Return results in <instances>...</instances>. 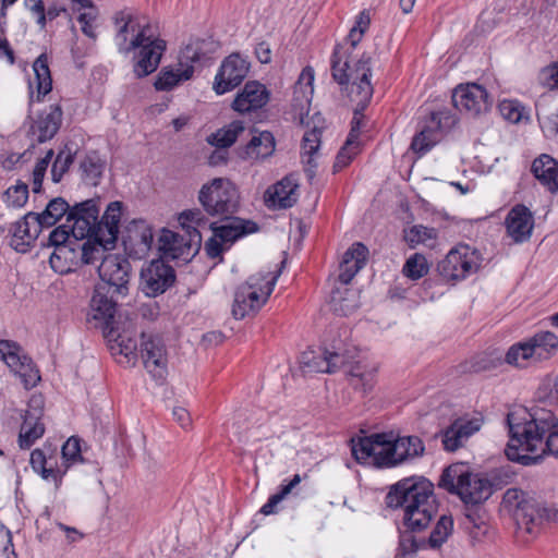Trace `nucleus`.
Segmentation results:
<instances>
[{
  "label": "nucleus",
  "mask_w": 558,
  "mask_h": 558,
  "mask_svg": "<svg viewBox=\"0 0 558 558\" xmlns=\"http://www.w3.org/2000/svg\"><path fill=\"white\" fill-rule=\"evenodd\" d=\"M469 371L481 373L496 368L501 364L500 356H494L492 353H481L470 360Z\"/></svg>",
  "instance_id": "13d9d810"
},
{
  "label": "nucleus",
  "mask_w": 558,
  "mask_h": 558,
  "mask_svg": "<svg viewBox=\"0 0 558 558\" xmlns=\"http://www.w3.org/2000/svg\"><path fill=\"white\" fill-rule=\"evenodd\" d=\"M198 202L209 216L228 219L240 208V193L231 180L215 178L201 187Z\"/></svg>",
  "instance_id": "0eeeda50"
},
{
  "label": "nucleus",
  "mask_w": 558,
  "mask_h": 558,
  "mask_svg": "<svg viewBox=\"0 0 558 558\" xmlns=\"http://www.w3.org/2000/svg\"><path fill=\"white\" fill-rule=\"evenodd\" d=\"M28 185L22 181H17L14 185L9 186L2 194V201L8 207L22 208L28 201Z\"/></svg>",
  "instance_id": "8fccbe9b"
},
{
  "label": "nucleus",
  "mask_w": 558,
  "mask_h": 558,
  "mask_svg": "<svg viewBox=\"0 0 558 558\" xmlns=\"http://www.w3.org/2000/svg\"><path fill=\"white\" fill-rule=\"evenodd\" d=\"M36 82V94L34 92V82L29 81V102L40 101L44 96L51 92L52 80L48 66V59L46 54H40L33 64Z\"/></svg>",
  "instance_id": "473e14b6"
},
{
  "label": "nucleus",
  "mask_w": 558,
  "mask_h": 558,
  "mask_svg": "<svg viewBox=\"0 0 558 558\" xmlns=\"http://www.w3.org/2000/svg\"><path fill=\"white\" fill-rule=\"evenodd\" d=\"M371 59L362 57L353 64L341 47H336L331 57L332 78L341 86L350 84L349 97L355 102L351 130L347 140L359 143L361 130L364 128V110L368 106L374 88L371 83Z\"/></svg>",
  "instance_id": "7ed1b4c3"
},
{
  "label": "nucleus",
  "mask_w": 558,
  "mask_h": 558,
  "mask_svg": "<svg viewBox=\"0 0 558 558\" xmlns=\"http://www.w3.org/2000/svg\"><path fill=\"white\" fill-rule=\"evenodd\" d=\"M106 337L109 341L113 340L114 344L111 350L118 352L126 359L128 363H135L137 354V342L132 338H126L124 335L116 333L113 327L106 331Z\"/></svg>",
  "instance_id": "79ce46f5"
},
{
  "label": "nucleus",
  "mask_w": 558,
  "mask_h": 558,
  "mask_svg": "<svg viewBox=\"0 0 558 558\" xmlns=\"http://www.w3.org/2000/svg\"><path fill=\"white\" fill-rule=\"evenodd\" d=\"M484 417L481 413L464 414L454 418L439 433L444 450L456 452L463 448L469 439L482 428Z\"/></svg>",
  "instance_id": "9d476101"
},
{
  "label": "nucleus",
  "mask_w": 558,
  "mask_h": 558,
  "mask_svg": "<svg viewBox=\"0 0 558 558\" xmlns=\"http://www.w3.org/2000/svg\"><path fill=\"white\" fill-rule=\"evenodd\" d=\"M160 250L167 257L172 259H187L192 245L184 238L175 232L165 230L160 235Z\"/></svg>",
  "instance_id": "e433bc0d"
},
{
  "label": "nucleus",
  "mask_w": 558,
  "mask_h": 558,
  "mask_svg": "<svg viewBox=\"0 0 558 558\" xmlns=\"http://www.w3.org/2000/svg\"><path fill=\"white\" fill-rule=\"evenodd\" d=\"M320 135L322 130L314 126L312 130L305 132L302 138V150L303 155L306 156L304 162L315 168L316 163L314 162V155L317 153L320 145Z\"/></svg>",
  "instance_id": "864d4df0"
},
{
  "label": "nucleus",
  "mask_w": 558,
  "mask_h": 558,
  "mask_svg": "<svg viewBox=\"0 0 558 558\" xmlns=\"http://www.w3.org/2000/svg\"><path fill=\"white\" fill-rule=\"evenodd\" d=\"M99 207L95 199H87L72 206L65 219L74 240L99 235Z\"/></svg>",
  "instance_id": "9b49d317"
},
{
  "label": "nucleus",
  "mask_w": 558,
  "mask_h": 558,
  "mask_svg": "<svg viewBox=\"0 0 558 558\" xmlns=\"http://www.w3.org/2000/svg\"><path fill=\"white\" fill-rule=\"evenodd\" d=\"M71 209L72 206L64 198L56 197L47 204L44 211L38 213V217L45 229H48L54 226L63 216L66 218Z\"/></svg>",
  "instance_id": "ea45409f"
},
{
  "label": "nucleus",
  "mask_w": 558,
  "mask_h": 558,
  "mask_svg": "<svg viewBox=\"0 0 558 558\" xmlns=\"http://www.w3.org/2000/svg\"><path fill=\"white\" fill-rule=\"evenodd\" d=\"M533 361L549 359L558 349V337L551 331H539L526 339Z\"/></svg>",
  "instance_id": "f704fd0d"
},
{
  "label": "nucleus",
  "mask_w": 558,
  "mask_h": 558,
  "mask_svg": "<svg viewBox=\"0 0 558 558\" xmlns=\"http://www.w3.org/2000/svg\"><path fill=\"white\" fill-rule=\"evenodd\" d=\"M453 529V520L450 515L442 514L430 532L427 545L430 548H439L451 534Z\"/></svg>",
  "instance_id": "09e8293b"
},
{
  "label": "nucleus",
  "mask_w": 558,
  "mask_h": 558,
  "mask_svg": "<svg viewBox=\"0 0 558 558\" xmlns=\"http://www.w3.org/2000/svg\"><path fill=\"white\" fill-rule=\"evenodd\" d=\"M141 356L145 369L151 378L162 385L168 375L166 345L159 336L142 333Z\"/></svg>",
  "instance_id": "f8f14e48"
},
{
  "label": "nucleus",
  "mask_w": 558,
  "mask_h": 558,
  "mask_svg": "<svg viewBox=\"0 0 558 558\" xmlns=\"http://www.w3.org/2000/svg\"><path fill=\"white\" fill-rule=\"evenodd\" d=\"M62 108L59 104L46 107L33 121L28 134L37 143L51 140L59 131L62 123Z\"/></svg>",
  "instance_id": "4be33fe9"
},
{
  "label": "nucleus",
  "mask_w": 558,
  "mask_h": 558,
  "mask_svg": "<svg viewBox=\"0 0 558 558\" xmlns=\"http://www.w3.org/2000/svg\"><path fill=\"white\" fill-rule=\"evenodd\" d=\"M22 361L24 362V366L19 365L17 368L13 369L19 373L26 389L34 388L40 380L39 372L32 367L31 360L27 356L23 355Z\"/></svg>",
  "instance_id": "e2e57ef3"
},
{
  "label": "nucleus",
  "mask_w": 558,
  "mask_h": 558,
  "mask_svg": "<svg viewBox=\"0 0 558 558\" xmlns=\"http://www.w3.org/2000/svg\"><path fill=\"white\" fill-rule=\"evenodd\" d=\"M530 360L533 356L526 340L512 344L505 355V362L515 367H525Z\"/></svg>",
  "instance_id": "603ef678"
},
{
  "label": "nucleus",
  "mask_w": 558,
  "mask_h": 558,
  "mask_svg": "<svg viewBox=\"0 0 558 558\" xmlns=\"http://www.w3.org/2000/svg\"><path fill=\"white\" fill-rule=\"evenodd\" d=\"M453 123V118L446 109L429 111L421 124V156L440 142L445 130Z\"/></svg>",
  "instance_id": "412c9836"
},
{
  "label": "nucleus",
  "mask_w": 558,
  "mask_h": 558,
  "mask_svg": "<svg viewBox=\"0 0 558 558\" xmlns=\"http://www.w3.org/2000/svg\"><path fill=\"white\" fill-rule=\"evenodd\" d=\"M386 506L390 509H402V524L399 527V547L396 558H414L418 542V483L405 478L392 485L385 497Z\"/></svg>",
  "instance_id": "20e7f679"
},
{
  "label": "nucleus",
  "mask_w": 558,
  "mask_h": 558,
  "mask_svg": "<svg viewBox=\"0 0 558 558\" xmlns=\"http://www.w3.org/2000/svg\"><path fill=\"white\" fill-rule=\"evenodd\" d=\"M248 70L250 63L245 59L238 53L230 54L222 61L215 76L214 90L223 95L234 89L244 81Z\"/></svg>",
  "instance_id": "2eb2a0df"
},
{
  "label": "nucleus",
  "mask_w": 558,
  "mask_h": 558,
  "mask_svg": "<svg viewBox=\"0 0 558 558\" xmlns=\"http://www.w3.org/2000/svg\"><path fill=\"white\" fill-rule=\"evenodd\" d=\"M279 275L280 270L258 272L239 286L234 292L232 304L233 317L243 319L257 313L274 291Z\"/></svg>",
  "instance_id": "423d86ee"
},
{
  "label": "nucleus",
  "mask_w": 558,
  "mask_h": 558,
  "mask_svg": "<svg viewBox=\"0 0 558 558\" xmlns=\"http://www.w3.org/2000/svg\"><path fill=\"white\" fill-rule=\"evenodd\" d=\"M371 24V16L366 10H363L359 13L355 19V24L350 29L347 40L351 46V49H354L357 44L362 40L365 32L368 29Z\"/></svg>",
  "instance_id": "6e6d98bb"
},
{
  "label": "nucleus",
  "mask_w": 558,
  "mask_h": 558,
  "mask_svg": "<svg viewBox=\"0 0 558 558\" xmlns=\"http://www.w3.org/2000/svg\"><path fill=\"white\" fill-rule=\"evenodd\" d=\"M452 104L458 110L476 117L490 109L493 99L483 86L472 83L454 88Z\"/></svg>",
  "instance_id": "4468645a"
},
{
  "label": "nucleus",
  "mask_w": 558,
  "mask_h": 558,
  "mask_svg": "<svg viewBox=\"0 0 558 558\" xmlns=\"http://www.w3.org/2000/svg\"><path fill=\"white\" fill-rule=\"evenodd\" d=\"M100 238V235L85 238L86 242L80 246V255L83 264L89 265L99 259L102 260L107 255L106 251L114 246V244H107V242L101 241Z\"/></svg>",
  "instance_id": "58836bf2"
},
{
  "label": "nucleus",
  "mask_w": 558,
  "mask_h": 558,
  "mask_svg": "<svg viewBox=\"0 0 558 558\" xmlns=\"http://www.w3.org/2000/svg\"><path fill=\"white\" fill-rule=\"evenodd\" d=\"M531 171L550 193L558 192V161L551 156L543 154L534 159Z\"/></svg>",
  "instance_id": "7c9ffc66"
},
{
  "label": "nucleus",
  "mask_w": 558,
  "mask_h": 558,
  "mask_svg": "<svg viewBox=\"0 0 558 558\" xmlns=\"http://www.w3.org/2000/svg\"><path fill=\"white\" fill-rule=\"evenodd\" d=\"M482 262L478 250L468 244H459L438 263L437 271L444 281L454 283L476 274Z\"/></svg>",
  "instance_id": "6e6552de"
},
{
  "label": "nucleus",
  "mask_w": 558,
  "mask_h": 558,
  "mask_svg": "<svg viewBox=\"0 0 558 558\" xmlns=\"http://www.w3.org/2000/svg\"><path fill=\"white\" fill-rule=\"evenodd\" d=\"M330 362L326 360L325 349L315 351H306L301 354L300 365L304 372L310 373H328Z\"/></svg>",
  "instance_id": "de8ad7c7"
},
{
  "label": "nucleus",
  "mask_w": 558,
  "mask_h": 558,
  "mask_svg": "<svg viewBox=\"0 0 558 558\" xmlns=\"http://www.w3.org/2000/svg\"><path fill=\"white\" fill-rule=\"evenodd\" d=\"M270 93L266 86L257 81H248L236 94L232 109L240 113L257 111L267 105Z\"/></svg>",
  "instance_id": "5701e85b"
},
{
  "label": "nucleus",
  "mask_w": 558,
  "mask_h": 558,
  "mask_svg": "<svg viewBox=\"0 0 558 558\" xmlns=\"http://www.w3.org/2000/svg\"><path fill=\"white\" fill-rule=\"evenodd\" d=\"M418 131H415V133L412 136L411 145L409 150L402 155L400 162L398 165V171L402 179L409 180L413 168L415 166V162L418 158Z\"/></svg>",
  "instance_id": "3c124183"
},
{
  "label": "nucleus",
  "mask_w": 558,
  "mask_h": 558,
  "mask_svg": "<svg viewBox=\"0 0 558 558\" xmlns=\"http://www.w3.org/2000/svg\"><path fill=\"white\" fill-rule=\"evenodd\" d=\"M507 424L505 453L511 462L527 466L541 463L544 453L558 457V421L551 412L531 414L519 409L507 414Z\"/></svg>",
  "instance_id": "f257e3e1"
},
{
  "label": "nucleus",
  "mask_w": 558,
  "mask_h": 558,
  "mask_svg": "<svg viewBox=\"0 0 558 558\" xmlns=\"http://www.w3.org/2000/svg\"><path fill=\"white\" fill-rule=\"evenodd\" d=\"M63 470H68L70 464L82 459L80 439L76 437H70L61 449Z\"/></svg>",
  "instance_id": "052dcab7"
},
{
  "label": "nucleus",
  "mask_w": 558,
  "mask_h": 558,
  "mask_svg": "<svg viewBox=\"0 0 558 558\" xmlns=\"http://www.w3.org/2000/svg\"><path fill=\"white\" fill-rule=\"evenodd\" d=\"M114 24V45L121 54L134 53L133 71L136 77L154 73L167 48L166 40L160 37L159 25L130 10L118 12Z\"/></svg>",
  "instance_id": "f03ea898"
},
{
  "label": "nucleus",
  "mask_w": 558,
  "mask_h": 558,
  "mask_svg": "<svg viewBox=\"0 0 558 558\" xmlns=\"http://www.w3.org/2000/svg\"><path fill=\"white\" fill-rule=\"evenodd\" d=\"M29 463L45 481H51L56 486L61 484L65 470L58 464V447L54 444L46 441L43 447L34 449Z\"/></svg>",
  "instance_id": "f3484780"
},
{
  "label": "nucleus",
  "mask_w": 558,
  "mask_h": 558,
  "mask_svg": "<svg viewBox=\"0 0 558 558\" xmlns=\"http://www.w3.org/2000/svg\"><path fill=\"white\" fill-rule=\"evenodd\" d=\"M110 287L107 284H97L94 290V294L90 301V307L94 312V319L104 320L105 330L110 329L114 318L117 301Z\"/></svg>",
  "instance_id": "a878e982"
},
{
  "label": "nucleus",
  "mask_w": 558,
  "mask_h": 558,
  "mask_svg": "<svg viewBox=\"0 0 558 558\" xmlns=\"http://www.w3.org/2000/svg\"><path fill=\"white\" fill-rule=\"evenodd\" d=\"M389 444L385 445V452L379 458L380 464L386 468L396 466L407 460L408 457L417 453L412 446V437L395 438L392 434H388Z\"/></svg>",
  "instance_id": "c756f323"
},
{
  "label": "nucleus",
  "mask_w": 558,
  "mask_h": 558,
  "mask_svg": "<svg viewBox=\"0 0 558 558\" xmlns=\"http://www.w3.org/2000/svg\"><path fill=\"white\" fill-rule=\"evenodd\" d=\"M222 220L226 222L220 226L210 223L209 227L213 230V233L218 236L219 240L225 244H232L236 240L255 233L258 230L256 222L234 217V215L228 219Z\"/></svg>",
  "instance_id": "bb28decb"
},
{
  "label": "nucleus",
  "mask_w": 558,
  "mask_h": 558,
  "mask_svg": "<svg viewBox=\"0 0 558 558\" xmlns=\"http://www.w3.org/2000/svg\"><path fill=\"white\" fill-rule=\"evenodd\" d=\"M244 122L240 120L232 121L229 125L218 130L211 135L210 143L219 148L230 147L244 132Z\"/></svg>",
  "instance_id": "a18cd8bd"
},
{
  "label": "nucleus",
  "mask_w": 558,
  "mask_h": 558,
  "mask_svg": "<svg viewBox=\"0 0 558 558\" xmlns=\"http://www.w3.org/2000/svg\"><path fill=\"white\" fill-rule=\"evenodd\" d=\"M101 279L99 284H107L117 295L124 296L128 293L130 280V262L117 254H107L97 268Z\"/></svg>",
  "instance_id": "ddd939ff"
},
{
  "label": "nucleus",
  "mask_w": 558,
  "mask_h": 558,
  "mask_svg": "<svg viewBox=\"0 0 558 558\" xmlns=\"http://www.w3.org/2000/svg\"><path fill=\"white\" fill-rule=\"evenodd\" d=\"M377 367L356 361L347 371L350 385L362 392L366 393L373 389L376 381Z\"/></svg>",
  "instance_id": "72a5a7b5"
},
{
  "label": "nucleus",
  "mask_w": 558,
  "mask_h": 558,
  "mask_svg": "<svg viewBox=\"0 0 558 558\" xmlns=\"http://www.w3.org/2000/svg\"><path fill=\"white\" fill-rule=\"evenodd\" d=\"M276 148V141L271 132L262 131L254 134L240 156L248 160H263L270 157Z\"/></svg>",
  "instance_id": "2f4dec72"
},
{
  "label": "nucleus",
  "mask_w": 558,
  "mask_h": 558,
  "mask_svg": "<svg viewBox=\"0 0 558 558\" xmlns=\"http://www.w3.org/2000/svg\"><path fill=\"white\" fill-rule=\"evenodd\" d=\"M44 404L41 395H33L29 398L19 435V446L21 449L31 448L32 445L44 435L45 426L41 423Z\"/></svg>",
  "instance_id": "dca6fc26"
},
{
  "label": "nucleus",
  "mask_w": 558,
  "mask_h": 558,
  "mask_svg": "<svg viewBox=\"0 0 558 558\" xmlns=\"http://www.w3.org/2000/svg\"><path fill=\"white\" fill-rule=\"evenodd\" d=\"M508 234L517 243L527 241L534 227V218L531 210L518 204L510 209L505 221Z\"/></svg>",
  "instance_id": "393cba45"
},
{
  "label": "nucleus",
  "mask_w": 558,
  "mask_h": 558,
  "mask_svg": "<svg viewBox=\"0 0 558 558\" xmlns=\"http://www.w3.org/2000/svg\"><path fill=\"white\" fill-rule=\"evenodd\" d=\"M389 444L388 434L377 433L357 439H351L352 456L359 463L373 464L378 469H384L379 459L385 452V445Z\"/></svg>",
  "instance_id": "aec40b11"
},
{
  "label": "nucleus",
  "mask_w": 558,
  "mask_h": 558,
  "mask_svg": "<svg viewBox=\"0 0 558 558\" xmlns=\"http://www.w3.org/2000/svg\"><path fill=\"white\" fill-rule=\"evenodd\" d=\"M175 280L174 269L163 260H153L141 272V286L147 296H157L166 292Z\"/></svg>",
  "instance_id": "6ab92c4d"
},
{
  "label": "nucleus",
  "mask_w": 558,
  "mask_h": 558,
  "mask_svg": "<svg viewBox=\"0 0 558 558\" xmlns=\"http://www.w3.org/2000/svg\"><path fill=\"white\" fill-rule=\"evenodd\" d=\"M462 524L466 530L470 531V533L474 537H476L478 535V533L475 532V530L481 531L484 525V521L482 520L477 510H469L464 515V520H463Z\"/></svg>",
  "instance_id": "774afa93"
},
{
  "label": "nucleus",
  "mask_w": 558,
  "mask_h": 558,
  "mask_svg": "<svg viewBox=\"0 0 558 558\" xmlns=\"http://www.w3.org/2000/svg\"><path fill=\"white\" fill-rule=\"evenodd\" d=\"M128 235L124 244L130 242L132 245L138 246V250L148 251L151 246L154 234L150 226L145 220H134L128 227Z\"/></svg>",
  "instance_id": "4c0bfd02"
},
{
  "label": "nucleus",
  "mask_w": 558,
  "mask_h": 558,
  "mask_svg": "<svg viewBox=\"0 0 558 558\" xmlns=\"http://www.w3.org/2000/svg\"><path fill=\"white\" fill-rule=\"evenodd\" d=\"M498 110L504 119L511 123H518L522 119L523 107L517 100L505 99L499 102Z\"/></svg>",
  "instance_id": "680f3d73"
},
{
  "label": "nucleus",
  "mask_w": 558,
  "mask_h": 558,
  "mask_svg": "<svg viewBox=\"0 0 558 558\" xmlns=\"http://www.w3.org/2000/svg\"><path fill=\"white\" fill-rule=\"evenodd\" d=\"M368 257V248L361 242H355L343 254L339 266V281L348 284L355 275L365 266Z\"/></svg>",
  "instance_id": "cd10ccee"
},
{
  "label": "nucleus",
  "mask_w": 558,
  "mask_h": 558,
  "mask_svg": "<svg viewBox=\"0 0 558 558\" xmlns=\"http://www.w3.org/2000/svg\"><path fill=\"white\" fill-rule=\"evenodd\" d=\"M218 43L211 38L191 39L180 51L179 65L186 69L187 66H203L211 59L217 51Z\"/></svg>",
  "instance_id": "b1692460"
},
{
  "label": "nucleus",
  "mask_w": 558,
  "mask_h": 558,
  "mask_svg": "<svg viewBox=\"0 0 558 558\" xmlns=\"http://www.w3.org/2000/svg\"><path fill=\"white\" fill-rule=\"evenodd\" d=\"M193 75V66L181 68L177 71L163 69L155 81L157 90H170L182 81H187Z\"/></svg>",
  "instance_id": "a19ab883"
},
{
  "label": "nucleus",
  "mask_w": 558,
  "mask_h": 558,
  "mask_svg": "<svg viewBox=\"0 0 558 558\" xmlns=\"http://www.w3.org/2000/svg\"><path fill=\"white\" fill-rule=\"evenodd\" d=\"M360 153V143H354L347 140L344 145L337 154L336 161L333 163L335 172L340 171L347 167L352 159Z\"/></svg>",
  "instance_id": "bf43d9fd"
},
{
  "label": "nucleus",
  "mask_w": 558,
  "mask_h": 558,
  "mask_svg": "<svg viewBox=\"0 0 558 558\" xmlns=\"http://www.w3.org/2000/svg\"><path fill=\"white\" fill-rule=\"evenodd\" d=\"M21 347L10 340H0V359L3 360L11 368H17L19 365L24 366L23 356L20 355Z\"/></svg>",
  "instance_id": "5fc2aeb1"
},
{
  "label": "nucleus",
  "mask_w": 558,
  "mask_h": 558,
  "mask_svg": "<svg viewBox=\"0 0 558 558\" xmlns=\"http://www.w3.org/2000/svg\"><path fill=\"white\" fill-rule=\"evenodd\" d=\"M298 184L290 178H283L267 190L268 201L279 208L292 207L296 202L295 191Z\"/></svg>",
  "instance_id": "c9c22d12"
},
{
  "label": "nucleus",
  "mask_w": 558,
  "mask_h": 558,
  "mask_svg": "<svg viewBox=\"0 0 558 558\" xmlns=\"http://www.w3.org/2000/svg\"><path fill=\"white\" fill-rule=\"evenodd\" d=\"M179 221L183 227H205L207 225V218L205 214L198 209H187L180 214Z\"/></svg>",
  "instance_id": "69168bd1"
},
{
  "label": "nucleus",
  "mask_w": 558,
  "mask_h": 558,
  "mask_svg": "<svg viewBox=\"0 0 558 558\" xmlns=\"http://www.w3.org/2000/svg\"><path fill=\"white\" fill-rule=\"evenodd\" d=\"M326 360L330 362V368L328 371L329 374L336 373L341 368H345V372L350 368L351 365L355 363V349H343L336 348L325 349Z\"/></svg>",
  "instance_id": "c03bdc74"
},
{
  "label": "nucleus",
  "mask_w": 558,
  "mask_h": 558,
  "mask_svg": "<svg viewBox=\"0 0 558 558\" xmlns=\"http://www.w3.org/2000/svg\"><path fill=\"white\" fill-rule=\"evenodd\" d=\"M504 502L515 509V517L522 518L526 525H538L543 522H558V509L539 502L533 498H525L521 489L509 488L504 495Z\"/></svg>",
  "instance_id": "1a4fd4ad"
},
{
  "label": "nucleus",
  "mask_w": 558,
  "mask_h": 558,
  "mask_svg": "<svg viewBox=\"0 0 558 558\" xmlns=\"http://www.w3.org/2000/svg\"><path fill=\"white\" fill-rule=\"evenodd\" d=\"M74 157L71 150H60L51 167V178L54 183H59L64 173L69 170L72 165Z\"/></svg>",
  "instance_id": "4d7b16f0"
},
{
  "label": "nucleus",
  "mask_w": 558,
  "mask_h": 558,
  "mask_svg": "<svg viewBox=\"0 0 558 558\" xmlns=\"http://www.w3.org/2000/svg\"><path fill=\"white\" fill-rule=\"evenodd\" d=\"M45 227L41 225L38 213L28 211L10 228V246L19 253H27L34 245Z\"/></svg>",
  "instance_id": "a211bd4d"
},
{
  "label": "nucleus",
  "mask_w": 558,
  "mask_h": 558,
  "mask_svg": "<svg viewBox=\"0 0 558 558\" xmlns=\"http://www.w3.org/2000/svg\"><path fill=\"white\" fill-rule=\"evenodd\" d=\"M122 211L123 203L114 201L107 206L101 219L98 218L100 240L107 244H116L118 240Z\"/></svg>",
  "instance_id": "c85d7f7f"
},
{
  "label": "nucleus",
  "mask_w": 558,
  "mask_h": 558,
  "mask_svg": "<svg viewBox=\"0 0 558 558\" xmlns=\"http://www.w3.org/2000/svg\"><path fill=\"white\" fill-rule=\"evenodd\" d=\"M438 486L450 494L458 495L465 505H480L493 494L490 481L462 462L452 463L444 469Z\"/></svg>",
  "instance_id": "39448f33"
},
{
  "label": "nucleus",
  "mask_w": 558,
  "mask_h": 558,
  "mask_svg": "<svg viewBox=\"0 0 558 558\" xmlns=\"http://www.w3.org/2000/svg\"><path fill=\"white\" fill-rule=\"evenodd\" d=\"M97 20V11H87L80 13L77 16V22L81 25V31L88 38L96 40L97 33L95 22Z\"/></svg>",
  "instance_id": "338daca9"
},
{
  "label": "nucleus",
  "mask_w": 558,
  "mask_h": 558,
  "mask_svg": "<svg viewBox=\"0 0 558 558\" xmlns=\"http://www.w3.org/2000/svg\"><path fill=\"white\" fill-rule=\"evenodd\" d=\"M83 179L90 185H97L105 170V161L97 153H90L81 161Z\"/></svg>",
  "instance_id": "37998d69"
},
{
  "label": "nucleus",
  "mask_w": 558,
  "mask_h": 558,
  "mask_svg": "<svg viewBox=\"0 0 558 558\" xmlns=\"http://www.w3.org/2000/svg\"><path fill=\"white\" fill-rule=\"evenodd\" d=\"M71 238H73L71 229L65 222L61 226H58L50 232L48 236V245L53 246L54 248H59L61 246H72Z\"/></svg>",
  "instance_id": "0e129e2a"
},
{
  "label": "nucleus",
  "mask_w": 558,
  "mask_h": 558,
  "mask_svg": "<svg viewBox=\"0 0 558 558\" xmlns=\"http://www.w3.org/2000/svg\"><path fill=\"white\" fill-rule=\"evenodd\" d=\"M76 255L73 246H61L53 250L49 257V264L56 272L68 274L72 270V264Z\"/></svg>",
  "instance_id": "49530a36"
}]
</instances>
